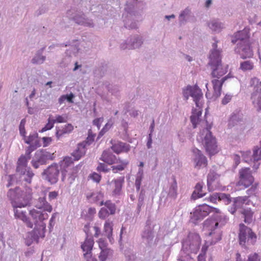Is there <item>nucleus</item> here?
Instances as JSON below:
<instances>
[{"label": "nucleus", "instance_id": "nucleus-1", "mask_svg": "<svg viewBox=\"0 0 261 261\" xmlns=\"http://www.w3.org/2000/svg\"><path fill=\"white\" fill-rule=\"evenodd\" d=\"M19 189L16 188L15 190H10L8 195L12 197L15 193L18 194L14 199L12 200L11 203L13 207L14 217L24 222L27 227L33 228V223L27 216L26 212L18 210V208L24 207L29 205L32 199V193L30 189H26L25 191L19 192Z\"/></svg>", "mask_w": 261, "mask_h": 261}, {"label": "nucleus", "instance_id": "nucleus-2", "mask_svg": "<svg viewBox=\"0 0 261 261\" xmlns=\"http://www.w3.org/2000/svg\"><path fill=\"white\" fill-rule=\"evenodd\" d=\"M213 41V78L216 77L219 79L227 72V69L222 66V49L218 48L219 41L214 38Z\"/></svg>", "mask_w": 261, "mask_h": 261}, {"label": "nucleus", "instance_id": "nucleus-3", "mask_svg": "<svg viewBox=\"0 0 261 261\" xmlns=\"http://www.w3.org/2000/svg\"><path fill=\"white\" fill-rule=\"evenodd\" d=\"M100 160L109 165L117 164V165L112 166V170L114 173L124 170L128 164V161L122 160L120 158H117L115 155L106 150L102 152Z\"/></svg>", "mask_w": 261, "mask_h": 261}, {"label": "nucleus", "instance_id": "nucleus-4", "mask_svg": "<svg viewBox=\"0 0 261 261\" xmlns=\"http://www.w3.org/2000/svg\"><path fill=\"white\" fill-rule=\"evenodd\" d=\"M256 236L249 227L241 223L239 225V242L243 247L246 248L247 244H254L256 242Z\"/></svg>", "mask_w": 261, "mask_h": 261}, {"label": "nucleus", "instance_id": "nucleus-5", "mask_svg": "<svg viewBox=\"0 0 261 261\" xmlns=\"http://www.w3.org/2000/svg\"><path fill=\"white\" fill-rule=\"evenodd\" d=\"M184 96L186 100H188L191 96L196 104V107L202 106L201 99L203 98V94L200 89L197 86H188L183 91Z\"/></svg>", "mask_w": 261, "mask_h": 261}, {"label": "nucleus", "instance_id": "nucleus-6", "mask_svg": "<svg viewBox=\"0 0 261 261\" xmlns=\"http://www.w3.org/2000/svg\"><path fill=\"white\" fill-rule=\"evenodd\" d=\"M124 183V177H119L113 179L111 181H108L107 190L111 192L113 197H118L122 194V187Z\"/></svg>", "mask_w": 261, "mask_h": 261}, {"label": "nucleus", "instance_id": "nucleus-7", "mask_svg": "<svg viewBox=\"0 0 261 261\" xmlns=\"http://www.w3.org/2000/svg\"><path fill=\"white\" fill-rule=\"evenodd\" d=\"M60 169L57 164H53L44 170L43 174L45 176V178L48 182L51 184H55L58 181Z\"/></svg>", "mask_w": 261, "mask_h": 261}, {"label": "nucleus", "instance_id": "nucleus-8", "mask_svg": "<svg viewBox=\"0 0 261 261\" xmlns=\"http://www.w3.org/2000/svg\"><path fill=\"white\" fill-rule=\"evenodd\" d=\"M239 177L240 180L238 182V185L244 186L245 188L248 187L254 181V177L249 168H245L240 170Z\"/></svg>", "mask_w": 261, "mask_h": 261}, {"label": "nucleus", "instance_id": "nucleus-9", "mask_svg": "<svg viewBox=\"0 0 261 261\" xmlns=\"http://www.w3.org/2000/svg\"><path fill=\"white\" fill-rule=\"evenodd\" d=\"M234 50L243 59L251 58L253 56V51L251 48L250 42L242 44H237V46Z\"/></svg>", "mask_w": 261, "mask_h": 261}, {"label": "nucleus", "instance_id": "nucleus-10", "mask_svg": "<svg viewBox=\"0 0 261 261\" xmlns=\"http://www.w3.org/2000/svg\"><path fill=\"white\" fill-rule=\"evenodd\" d=\"M249 29L245 28L242 31H240L234 34L232 37L231 42L233 44H245L249 43Z\"/></svg>", "mask_w": 261, "mask_h": 261}, {"label": "nucleus", "instance_id": "nucleus-11", "mask_svg": "<svg viewBox=\"0 0 261 261\" xmlns=\"http://www.w3.org/2000/svg\"><path fill=\"white\" fill-rule=\"evenodd\" d=\"M211 207L207 204H203L199 206L193 212L192 220L198 221L202 219L204 217L207 216L211 212Z\"/></svg>", "mask_w": 261, "mask_h": 261}, {"label": "nucleus", "instance_id": "nucleus-12", "mask_svg": "<svg viewBox=\"0 0 261 261\" xmlns=\"http://www.w3.org/2000/svg\"><path fill=\"white\" fill-rule=\"evenodd\" d=\"M211 127L203 130L202 134L205 135L202 143L207 152L210 156L212 155V135L210 131Z\"/></svg>", "mask_w": 261, "mask_h": 261}, {"label": "nucleus", "instance_id": "nucleus-13", "mask_svg": "<svg viewBox=\"0 0 261 261\" xmlns=\"http://www.w3.org/2000/svg\"><path fill=\"white\" fill-rule=\"evenodd\" d=\"M112 146H111V149L115 153L119 154L123 153H127L130 149V146L129 144L121 141H117L113 142L111 141Z\"/></svg>", "mask_w": 261, "mask_h": 261}, {"label": "nucleus", "instance_id": "nucleus-14", "mask_svg": "<svg viewBox=\"0 0 261 261\" xmlns=\"http://www.w3.org/2000/svg\"><path fill=\"white\" fill-rule=\"evenodd\" d=\"M73 163V160L71 157L66 156L63 160L60 162V169L62 174V180L65 181L67 176V172H68L69 167Z\"/></svg>", "mask_w": 261, "mask_h": 261}, {"label": "nucleus", "instance_id": "nucleus-15", "mask_svg": "<svg viewBox=\"0 0 261 261\" xmlns=\"http://www.w3.org/2000/svg\"><path fill=\"white\" fill-rule=\"evenodd\" d=\"M202 111V106L196 107L195 108L192 109L190 120L194 128L197 127V124L200 122Z\"/></svg>", "mask_w": 261, "mask_h": 261}, {"label": "nucleus", "instance_id": "nucleus-16", "mask_svg": "<svg viewBox=\"0 0 261 261\" xmlns=\"http://www.w3.org/2000/svg\"><path fill=\"white\" fill-rule=\"evenodd\" d=\"M193 152L196 154V157L194 159L195 167L199 169L201 167H206L207 160L206 158L201 154V151L198 149H195L193 150Z\"/></svg>", "mask_w": 261, "mask_h": 261}, {"label": "nucleus", "instance_id": "nucleus-17", "mask_svg": "<svg viewBox=\"0 0 261 261\" xmlns=\"http://www.w3.org/2000/svg\"><path fill=\"white\" fill-rule=\"evenodd\" d=\"M29 214L35 223L38 222H42L47 220L48 218V215L46 213L40 212L34 208L30 211Z\"/></svg>", "mask_w": 261, "mask_h": 261}, {"label": "nucleus", "instance_id": "nucleus-18", "mask_svg": "<svg viewBox=\"0 0 261 261\" xmlns=\"http://www.w3.org/2000/svg\"><path fill=\"white\" fill-rule=\"evenodd\" d=\"M35 206L38 209L43 210L48 213H51L53 211V206L46 201L45 195L37 199Z\"/></svg>", "mask_w": 261, "mask_h": 261}, {"label": "nucleus", "instance_id": "nucleus-19", "mask_svg": "<svg viewBox=\"0 0 261 261\" xmlns=\"http://www.w3.org/2000/svg\"><path fill=\"white\" fill-rule=\"evenodd\" d=\"M230 74L229 73L225 76L223 77L221 79V80H218L217 79L213 80V89L215 91V96L216 97L220 96L221 95L222 86L224 83V82L227 80L228 78L231 77ZM214 95L213 94V96Z\"/></svg>", "mask_w": 261, "mask_h": 261}, {"label": "nucleus", "instance_id": "nucleus-20", "mask_svg": "<svg viewBox=\"0 0 261 261\" xmlns=\"http://www.w3.org/2000/svg\"><path fill=\"white\" fill-rule=\"evenodd\" d=\"M73 126L70 123H67L64 125L57 127L56 136L58 139H59L64 135L71 133L73 131Z\"/></svg>", "mask_w": 261, "mask_h": 261}, {"label": "nucleus", "instance_id": "nucleus-21", "mask_svg": "<svg viewBox=\"0 0 261 261\" xmlns=\"http://www.w3.org/2000/svg\"><path fill=\"white\" fill-rule=\"evenodd\" d=\"M30 159L25 155H21L18 159L16 171L20 174L25 175V171L27 167L28 161Z\"/></svg>", "mask_w": 261, "mask_h": 261}, {"label": "nucleus", "instance_id": "nucleus-22", "mask_svg": "<svg viewBox=\"0 0 261 261\" xmlns=\"http://www.w3.org/2000/svg\"><path fill=\"white\" fill-rule=\"evenodd\" d=\"M251 99L254 106L257 111L261 110V91L257 88L251 94Z\"/></svg>", "mask_w": 261, "mask_h": 261}, {"label": "nucleus", "instance_id": "nucleus-23", "mask_svg": "<svg viewBox=\"0 0 261 261\" xmlns=\"http://www.w3.org/2000/svg\"><path fill=\"white\" fill-rule=\"evenodd\" d=\"M81 165H79L71 169H68V172H67V176L66 180H67L69 184H72L75 180V178L77 177L78 173L81 170Z\"/></svg>", "mask_w": 261, "mask_h": 261}, {"label": "nucleus", "instance_id": "nucleus-24", "mask_svg": "<svg viewBox=\"0 0 261 261\" xmlns=\"http://www.w3.org/2000/svg\"><path fill=\"white\" fill-rule=\"evenodd\" d=\"M24 142L29 145H33L40 147L41 144L38 138V135L36 133L31 134L28 137H23Z\"/></svg>", "mask_w": 261, "mask_h": 261}, {"label": "nucleus", "instance_id": "nucleus-25", "mask_svg": "<svg viewBox=\"0 0 261 261\" xmlns=\"http://www.w3.org/2000/svg\"><path fill=\"white\" fill-rule=\"evenodd\" d=\"M192 243L190 245L192 252L196 253L200 248V239L198 234H192L190 237Z\"/></svg>", "mask_w": 261, "mask_h": 261}, {"label": "nucleus", "instance_id": "nucleus-26", "mask_svg": "<svg viewBox=\"0 0 261 261\" xmlns=\"http://www.w3.org/2000/svg\"><path fill=\"white\" fill-rule=\"evenodd\" d=\"M94 240L92 238H86L84 243L81 245V248L84 253H89L92 252V250L94 245Z\"/></svg>", "mask_w": 261, "mask_h": 261}, {"label": "nucleus", "instance_id": "nucleus-27", "mask_svg": "<svg viewBox=\"0 0 261 261\" xmlns=\"http://www.w3.org/2000/svg\"><path fill=\"white\" fill-rule=\"evenodd\" d=\"M213 203L216 202V200L222 201L226 204L230 203L231 202V199L229 195L225 194L224 193H213Z\"/></svg>", "mask_w": 261, "mask_h": 261}, {"label": "nucleus", "instance_id": "nucleus-28", "mask_svg": "<svg viewBox=\"0 0 261 261\" xmlns=\"http://www.w3.org/2000/svg\"><path fill=\"white\" fill-rule=\"evenodd\" d=\"M172 182L171 184L169 189L168 196L173 199H175L177 196V184L175 176H173Z\"/></svg>", "mask_w": 261, "mask_h": 261}, {"label": "nucleus", "instance_id": "nucleus-29", "mask_svg": "<svg viewBox=\"0 0 261 261\" xmlns=\"http://www.w3.org/2000/svg\"><path fill=\"white\" fill-rule=\"evenodd\" d=\"M202 188V185L200 183H197L191 195V198L193 200H196L204 196L205 195V193L203 192Z\"/></svg>", "mask_w": 261, "mask_h": 261}, {"label": "nucleus", "instance_id": "nucleus-30", "mask_svg": "<svg viewBox=\"0 0 261 261\" xmlns=\"http://www.w3.org/2000/svg\"><path fill=\"white\" fill-rule=\"evenodd\" d=\"M86 152L85 146L83 144H79L77 149L72 153V155L74 157V161L79 160Z\"/></svg>", "mask_w": 261, "mask_h": 261}, {"label": "nucleus", "instance_id": "nucleus-31", "mask_svg": "<svg viewBox=\"0 0 261 261\" xmlns=\"http://www.w3.org/2000/svg\"><path fill=\"white\" fill-rule=\"evenodd\" d=\"M113 223L112 221L108 220L105 222L104 224V232L111 242L113 239L112 238L113 234Z\"/></svg>", "mask_w": 261, "mask_h": 261}, {"label": "nucleus", "instance_id": "nucleus-32", "mask_svg": "<svg viewBox=\"0 0 261 261\" xmlns=\"http://www.w3.org/2000/svg\"><path fill=\"white\" fill-rule=\"evenodd\" d=\"M243 121V116L241 114H233L229 121V125L234 126Z\"/></svg>", "mask_w": 261, "mask_h": 261}, {"label": "nucleus", "instance_id": "nucleus-33", "mask_svg": "<svg viewBox=\"0 0 261 261\" xmlns=\"http://www.w3.org/2000/svg\"><path fill=\"white\" fill-rule=\"evenodd\" d=\"M241 213L244 216L245 223L249 224L252 222L253 212L250 209H244Z\"/></svg>", "mask_w": 261, "mask_h": 261}, {"label": "nucleus", "instance_id": "nucleus-34", "mask_svg": "<svg viewBox=\"0 0 261 261\" xmlns=\"http://www.w3.org/2000/svg\"><path fill=\"white\" fill-rule=\"evenodd\" d=\"M105 205V207L107 208L111 215H114L116 212V205L114 203H112L110 200H107L105 202L103 201H101L99 203V206Z\"/></svg>", "mask_w": 261, "mask_h": 261}, {"label": "nucleus", "instance_id": "nucleus-35", "mask_svg": "<svg viewBox=\"0 0 261 261\" xmlns=\"http://www.w3.org/2000/svg\"><path fill=\"white\" fill-rule=\"evenodd\" d=\"M254 68V63L250 60L245 61L240 63V69L243 71H250Z\"/></svg>", "mask_w": 261, "mask_h": 261}, {"label": "nucleus", "instance_id": "nucleus-36", "mask_svg": "<svg viewBox=\"0 0 261 261\" xmlns=\"http://www.w3.org/2000/svg\"><path fill=\"white\" fill-rule=\"evenodd\" d=\"M55 124V121H53L52 115H49L47 119V122L45 125L39 130L40 133H43L46 130H50L53 128Z\"/></svg>", "mask_w": 261, "mask_h": 261}, {"label": "nucleus", "instance_id": "nucleus-37", "mask_svg": "<svg viewBox=\"0 0 261 261\" xmlns=\"http://www.w3.org/2000/svg\"><path fill=\"white\" fill-rule=\"evenodd\" d=\"M252 157L253 162H258L261 159V149L258 146L254 147Z\"/></svg>", "mask_w": 261, "mask_h": 261}, {"label": "nucleus", "instance_id": "nucleus-38", "mask_svg": "<svg viewBox=\"0 0 261 261\" xmlns=\"http://www.w3.org/2000/svg\"><path fill=\"white\" fill-rule=\"evenodd\" d=\"M112 254V251L110 249L101 250L98 257L100 261H105Z\"/></svg>", "mask_w": 261, "mask_h": 261}, {"label": "nucleus", "instance_id": "nucleus-39", "mask_svg": "<svg viewBox=\"0 0 261 261\" xmlns=\"http://www.w3.org/2000/svg\"><path fill=\"white\" fill-rule=\"evenodd\" d=\"M224 28V24L219 20H213V32L219 33Z\"/></svg>", "mask_w": 261, "mask_h": 261}, {"label": "nucleus", "instance_id": "nucleus-40", "mask_svg": "<svg viewBox=\"0 0 261 261\" xmlns=\"http://www.w3.org/2000/svg\"><path fill=\"white\" fill-rule=\"evenodd\" d=\"M241 153H242V156L245 162L249 163L253 161V158L252 157L251 152L250 150L241 151Z\"/></svg>", "mask_w": 261, "mask_h": 261}, {"label": "nucleus", "instance_id": "nucleus-41", "mask_svg": "<svg viewBox=\"0 0 261 261\" xmlns=\"http://www.w3.org/2000/svg\"><path fill=\"white\" fill-rule=\"evenodd\" d=\"M111 215L106 207H102L98 212V216L100 219H105Z\"/></svg>", "mask_w": 261, "mask_h": 261}, {"label": "nucleus", "instance_id": "nucleus-42", "mask_svg": "<svg viewBox=\"0 0 261 261\" xmlns=\"http://www.w3.org/2000/svg\"><path fill=\"white\" fill-rule=\"evenodd\" d=\"M250 85L251 87H254V90L257 88L259 89L261 87V82L257 77H253L251 79Z\"/></svg>", "mask_w": 261, "mask_h": 261}, {"label": "nucleus", "instance_id": "nucleus-43", "mask_svg": "<svg viewBox=\"0 0 261 261\" xmlns=\"http://www.w3.org/2000/svg\"><path fill=\"white\" fill-rule=\"evenodd\" d=\"M247 196L238 197L234 199V205L240 206L242 204L244 203L247 200Z\"/></svg>", "mask_w": 261, "mask_h": 261}, {"label": "nucleus", "instance_id": "nucleus-44", "mask_svg": "<svg viewBox=\"0 0 261 261\" xmlns=\"http://www.w3.org/2000/svg\"><path fill=\"white\" fill-rule=\"evenodd\" d=\"M216 221L215 226L217 227L220 224V225H223L225 223L224 219L222 218L221 216H214L213 215V221Z\"/></svg>", "mask_w": 261, "mask_h": 261}, {"label": "nucleus", "instance_id": "nucleus-45", "mask_svg": "<svg viewBox=\"0 0 261 261\" xmlns=\"http://www.w3.org/2000/svg\"><path fill=\"white\" fill-rule=\"evenodd\" d=\"M25 124V120L24 119H23L21 120V121L20 123V124H19V127L20 134L23 137H25V135L26 134V132H25V127H24Z\"/></svg>", "mask_w": 261, "mask_h": 261}, {"label": "nucleus", "instance_id": "nucleus-46", "mask_svg": "<svg viewBox=\"0 0 261 261\" xmlns=\"http://www.w3.org/2000/svg\"><path fill=\"white\" fill-rule=\"evenodd\" d=\"M38 146H36L33 145H30L25 150V155L28 157L29 159L31 158V153L32 152H33L34 150L36 149L37 148H38Z\"/></svg>", "mask_w": 261, "mask_h": 261}, {"label": "nucleus", "instance_id": "nucleus-47", "mask_svg": "<svg viewBox=\"0 0 261 261\" xmlns=\"http://www.w3.org/2000/svg\"><path fill=\"white\" fill-rule=\"evenodd\" d=\"M83 15L80 16H76L74 17V19L76 23L79 24H86V20L84 17H83Z\"/></svg>", "mask_w": 261, "mask_h": 261}, {"label": "nucleus", "instance_id": "nucleus-48", "mask_svg": "<svg viewBox=\"0 0 261 261\" xmlns=\"http://www.w3.org/2000/svg\"><path fill=\"white\" fill-rule=\"evenodd\" d=\"M25 174H26L28 177V178H26L25 179V180L27 182L30 183L31 181V178L34 175L32 171L31 170L30 168L28 167L26 168V171H25Z\"/></svg>", "mask_w": 261, "mask_h": 261}, {"label": "nucleus", "instance_id": "nucleus-49", "mask_svg": "<svg viewBox=\"0 0 261 261\" xmlns=\"http://www.w3.org/2000/svg\"><path fill=\"white\" fill-rule=\"evenodd\" d=\"M53 121H55V123H64L66 122V119L63 116L58 115L55 116V119L53 118Z\"/></svg>", "mask_w": 261, "mask_h": 261}, {"label": "nucleus", "instance_id": "nucleus-50", "mask_svg": "<svg viewBox=\"0 0 261 261\" xmlns=\"http://www.w3.org/2000/svg\"><path fill=\"white\" fill-rule=\"evenodd\" d=\"M98 244L100 250L109 249L107 248V242L102 239H100L98 241Z\"/></svg>", "mask_w": 261, "mask_h": 261}, {"label": "nucleus", "instance_id": "nucleus-51", "mask_svg": "<svg viewBox=\"0 0 261 261\" xmlns=\"http://www.w3.org/2000/svg\"><path fill=\"white\" fill-rule=\"evenodd\" d=\"M43 146L44 147L48 146L52 142L53 139L51 137H44L42 138Z\"/></svg>", "mask_w": 261, "mask_h": 261}, {"label": "nucleus", "instance_id": "nucleus-52", "mask_svg": "<svg viewBox=\"0 0 261 261\" xmlns=\"http://www.w3.org/2000/svg\"><path fill=\"white\" fill-rule=\"evenodd\" d=\"M84 257L85 261H97V259L92 256V252L89 253H84Z\"/></svg>", "mask_w": 261, "mask_h": 261}, {"label": "nucleus", "instance_id": "nucleus-53", "mask_svg": "<svg viewBox=\"0 0 261 261\" xmlns=\"http://www.w3.org/2000/svg\"><path fill=\"white\" fill-rule=\"evenodd\" d=\"M103 117L97 118L95 119L93 121V125L96 126L98 129H99L101 126V124L103 122Z\"/></svg>", "mask_w": 261, "mask_h": 261}, {"label": "nucleus", "instance_id": "nucleus-54", "mask_svg": "<svg viewBox=\"0 0 261 261\" xmlns=\"http://www.w3.org/2000/svg\"><path fill=\"white\" fill-rule=\"evenodd\" d=\"M97 170L100 172H107L109 171L107 166L103 163H99L97 167Z\"/></svg>", "mask_w": 261, "mask_h": 261}, {"label": "nucleus", "instance_id": "nucleus-55", "mask_svg": "<svg viewBox=\"0 0 261 261\" xmlns=\"http://www.w3.org/2000/svg\"><path fill=\"white\" fill-rule=\"evenodd\" d=\"M91 178L94 181L98 183L101 180V176L96 173H93L90 175Z\"/></svg>", "mask_w": 261, "mask_h": 261}, {"label": "nucleus", "instance_id": "nucleus-56", "mask_svg": "<svg viewBox=\"0 0 261 261\" xmlns=\"http://www.w3.org/2000/svg\"><path fill=\"white\" fill-rule=\"evenodd\" d=\"M59 195L58 192L57 191H52L50 192L48 194V199L49 201H51L53 199H55L57 198Z\"/></svg>", "mask_w": 261, "mask_h": 261}, {"label": "nucleus", "instance_id": "nucleus-57", "mask_svg": "<svg viewBox=\"0 0 261 261\" xmlns=\"http://www.w3.org/2000/svg\"><path fill=\"white\" fill-rule=\"evenodd\" d=\"M258 255L256 253L250 255L246 261H259Z\"/></svg>", "mask_w": 261, "mask_h": 261}, {"label": "nucleus", "instance_id": "nucleus-58", "mask_svg": "<svg viewBox=\"0 0 261 261\" xmlns=\"http://www.w3.org/2000/svg\"><path fill=\"white\" fill-rule=\"evenodd\" d=\"M213 155L215 153H218L220 149L218 147L216 142V138L213 137Z\"/></svg>", "mask_w": 261, "mask_h": 261}, {"label": "nucleus", "instance_id": "nucleus-59", "mask_svg": "<svg viewBox=\"0 0 261 261\" xmlns=\"http://www.w3.org/2000/svg\"><path fill=\"white\" fill-rule=\"evenodd\" d=\"M231 97H232L231 95L226 94L225 96V97L223 98V99L222 100V103L224 105H226L231 100Z\"/></svg>", "mask_w": 261, "mask_h": 261}, {"label": "nucleus", "instance_id": "nucleus-60", "mask_svg": "<svg viewBox=\"0 0 261 261\" xmlns=\"http://www.w3.org/2000/svg\"><path fill=\"white\" fill-rule=\"evenodd\" d=\"M141 184V177H137L135 181V186L137 191H139L140 189Z\"/></svg>", "mask_w": 261, "mask_h": 261}, {"label": "nucleus", "instance_id": "nucleus-61", "mask_svg": "<svg viewBox=\"0 0 261 261\" xmlns=\"http://www.w3.org/2000/svg\"><path fill=\"white\" fill-rule=\"evenodd\" d=\"M233 160L234 162V168H236L237 166L240 164V156L238 154H234V158Z\"/></svg>", "mask_w": 261, "mask_h": 261}, {"label": "nucleus", "instance_id": "nucleus-62", "mask_svg": "<svg viewBox=\"0 0 261 261\" xmlns=\"http://www.w3.org/2000/svg\"><path fill=\"white\" fill-rule=\"evenodd\" d=\"M213 234H214L215 236V238L216 241H215V243H216L221 240V235H222L221 231H219L217 233L213 232Z\"/></svg>", "mask_w": 261, "mask_h": 261}, {"label": "nucleus", "instance_id": "nucleus-63", "mask_svg": "<svg viewBox=\"0 0 261 261\" xmlns=\"http://www.w3.org/2000/svg\"><path fill=\"white\" fill-rule=\"evenodd\" d=\"M95 135L91 134L90 133H89L88 136L87 138V142L89 144H91L92 142H93L94 140Z\"/></svg>", "mask_w": 261, "mask_h": 261}, {"label": "nucleus", "instance_id": "nucleus-64", "mask_svg": "<svg viewBox=\"0 0 261 261\" xmlns=\"http://www.w3.org/2000/svg\"><path fill=\"white\" fill-rule=\"evenodd\" d=\"M257 186V184H255V186H252L250 189H248L247 191V194L251 195L253 194V193L254 192L255 190L256 189Z\"/></svg>", "mask_w": 261, "mask_h": 261}]
</instances>
